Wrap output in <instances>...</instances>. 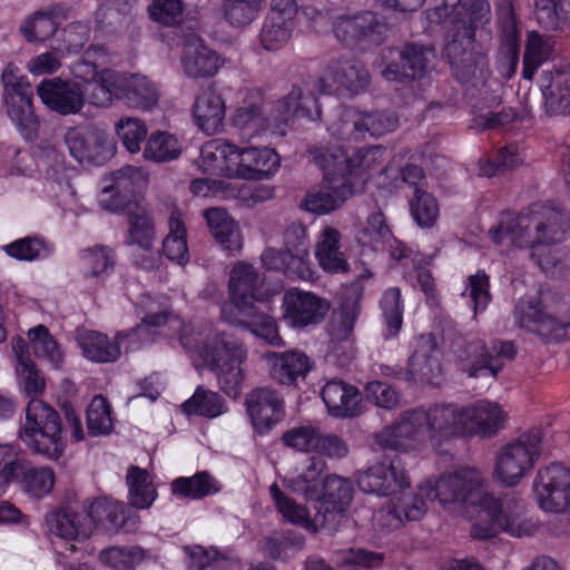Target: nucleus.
Segmentation results:
<instances>
[{
	"mask_svg": "<svg viewBox=\"0 0 570 570\" xmlns=\"http://www.w3.org/2000/svg\"><path fill=\"white\" fill-rule=\"evenodd\" d=\"M485 487L487 480L478 468L461 465L426 478L419 490L451 515H463L469 508L478 507L479 514L471 527L473 538L485 540L500 533L521 538L535 532L537 524L527 517L520 499H497Z\"/></svg>",
	"mask_w": 570,
	"mask_h": 570,
	"instance_id": "obj_1",
	"label": "nucleus"
},
{
	"mask_svg": "<svg viewBox=\"0 0 570 570\" xmlns=\"http://www.w3.org/2000/svg\"><path fill=\"white\" fill-rule=\"evenodd\" d=\"M431 23H438L445 32V52L453 75L471 85L482 96L483 88L499 86L490 79L485 55L475 49V36L482 32L491 19L488 0H443L428 13Z\"/></svg>",
	"mask_w": 570,
	"mask_h": 570,
	"instance_id": "obj_2",
	"label": "nucleus"
},
{
	"mask_svg": "<svg viewBox=\"0 0 570 570\" xmlns=\"http://www.w3.org/2000/svg\"><path fill=\"white\" fill-rule=\"evenodd\" d=\"M570 233V216L562 208L547 203L532 204L519 215L503 214L489 236L497 245L510 243L530 248V256L543 272L557 265L550 244L562 242Z\"/></svg>",
	"mask_w": 570,
	"mask_h": 570,
	"instance_id": "obj_3",
	"label": "nucleus"
},
{
	"mask_svg": "<svg viewBox=\"0 0 570 570\" xmlns=\"http://www.w3.org/2000/svg\"><path fill=\"white\" fill-rule=\"evenodd\" d=\"M466 435L464 406L435 404L404 412L400 420L374 435L381 449L417 451L430 444L438 450L451 440Z\"/></svg>",
	"mask_w": 570,
	"mask_h": 570,
	"instance_id": "obj_4",
	"label": "nucleus"
},
{
	"mask_svg": "<svg viewBox=\"0 0 570 570\" xmlns=\"http://www.w3.org/2000/svg\"><path fill=\"white\" fill-rule=\"evenodd\" d=\"M112 185L104 187L99 204L111 213H125L128 232L125 243L136 248L135 264L151 271L158 267L160 256L154 248L156 227L150 210L144 205L125 200L121 193H132L147 181V173L141 167L125 166L112 173Z\"/></svg>",
	"mask_w": 570,
	"mask_h": 570,
	"instance_id": "obj_5",
	"label": "nucleus"
},
{
	"mask_svg": "<svg viewBox=\"0 0 570 570\" xmlns=\"http://www.w3.org/2000/svg\"><path fill=\"white\" fill-rule=\"evenodd\" d=\"M141 322L135 328L117 332L111 340L108 335L83 330L77 334V342L86 358L95 363H114L121 355L120 343L128 337H138L144 342L153 341L154 328L165 325L168 321V304L149 294H142L136 306Z\"/></svg>",
	"mask_w": 570,
	"mask_h": 570,
	"instance_id": "obj_6",
	"label": "nucleus"
},
{
	"mask_svg": "<svg viewBox=\"0 0 570 570\" xmlns=\"http://www.w3.org/2000/svg\"><path fill=\"white\" fill-rule=\"evenodd\" d=\"M19 438L32 452L48 459L60 458L66 446L59 413L37 397H32L26 407Z\"/></svg>",
	"mask_w": 570,
	"mask_h": 570,
	"instance_id": "obj_7",
	"label": "nucleus"
},
{
	"mask_svg": "<svg viewBox=\"0 0 570 570\" xmlns=\"http://www.w3.org/2000/svg\"><path fill=\"white\" fill-rule=\"evenodd\" d=\"M313 161L320 168L333 167L337 174H345L353 184V191L362 188L368 178L385 171V149L381 146L360 148L346 157L342 147H317L312 150Z\"/></svg>",
	"mask_w": 570,
	"mask_h": 570,
	"instance_id": "obj_8",
	"label": "nucleus"
},
{
	"mask_svg": "<svg viewBox=\"0 0 570 570\" xmlns=\"http://www.w3.org/2000/svg\"><path fill=\"white\" fill-rule=\"evenodd\" d=\"M203 362L214 372L217 385L227 396L237 399L244 389L248 350L238 340L216 337L212 350H202Z\"/></svg>",
	"mask_w": 570,
	"mask_h": 570,
	"instance_id": "obj_9",
	"label": "nucleus"
},
{
	"mask_svg": "<svg viewBox=\"0 0 570 570\" xmlns=\"http://www.w3.org/2000/svg\"><path fill=\"white\" fill-rule=\"evenodd\" d=\"M541 441V430L532 429L503 445L495 455L493 478L508 488L518 485L533 469L540 455Z\"/></svg>",
	"mask_w": 570,
	"mask_h": 570,
	"instance_id": "obj_10",
	"label": "nucleus"
},
{
	"mask_svg": "<svg viewBox=\"0 0 570 570\" xmlns=\"http://www.w3.org/2000/svg\"><path fill=\"white\" fill-rule=\"evenodd\" d=\"M318 92L317 78L306 79L293 85L291 91L272 105L276 114V134L283 137L287 132L289 120L294 117L315 121L321 118V105L315 95Z\"/></svg>",
	"mask_w": 570,
	"mask_h": 570,
	"instance_id": "obj_11",
	"label": "nucleus"
},
{
	"mask_svg": "<svg viewBox=\"0 0 570 570\" xmlns=\"http://www.w3.org/2000/svg\"><path fill=\"white\" fill-rule=\"evenodd\" d=\"M387 23L373 11L343 13L335 18L334 35L346 46L368 48L381 45L387 35Z\"/></svg>",
	"mask_w": 570,
	"mask_h": 570,
	"instance_id": "obj_12",
	"label": "nucleus"
},
{
	"mask_svg": "<svg viewBox=\"0 0 570 570\" xmlns=\"http://www.w3.org/2000/svg\"><path fill=\"white\" fill-rule=\"evenodd\" d=\"M279 165L281 158L272 148H240L232 144L228 166L224 168V171L227 178L264 180L272 177Z\"/></svg>",
	"mask_w": 570,
	"mask_h": 570,
	"instance_id": "obj_13",
	"label": "nucleus"
},
{
	"mask_svg": "<svg viewBox=\"0 0 570 570\" xmlns=\"http://www.w3.org/2000/svg\"><path fill=\"white\" fill-rule=\"evenodd\" d=\"M514 322L520 328L546 340L570 338V321L552 315L535 296L519 299L514 307Z\"/></svg>",
	"mask_w": 570,
	"mask_h": 570,
	"instance_id": "obj_14",
	"label": "nucleus"
},
{
	"mask_svg": "<svg viewBox=\"0 0 570 570\" xmlns=\"http://www.w3.org/2000/svg\"><path fill=\"white\" fill-rule=\"evenodd\" d=\"M318 94L352 97L364 91L370 83L367 70L356 61H330L317 77Z\"/></svg>",
	"mask_w": 570,
	"mask_h": 570,
	"instance_id": "obj_15",
	"label": "nucleus"
},
{
	"mask_svg": "<svg viewBox=\"0 0 570 570\" xmlns=\"http://www.w3.org/2000/svg\"><path fill=\"white\" fill-rule=\"evenodd\" d=\"M533 492L542 510L564 512L570 507V469L560 463L540 469L533 481Z\"/></svg>",
	"mask_w": 570,
	"mask_h": 570,
	"instance_id": "obj_16",
	"label": "nucleus"
},
{
	"mask_svg": "<svg viewBox=\"0 0 570 570\" xmlns=\"http://www.w3.org/2000/svg\"><path fill=\"white\" fill-rule=\"evenodd\" d=\"M65 142L70 155L79 163L100 165L112 155V142L106 130L96 126L69 128Z\"/></svg>",
	"mask_w": 570,
	"mask_h": 570,
	"instance_id": "obj_17",
	"label": "nucleus"
},
{
	"mask_svg": "<svg viewBox=\"0 0 570 570\" xmlns=\"http://www.w3.org/2000/svg\"><path fill=\"white\" fill-rule=\"evenodd\" d=\"M284 320L295 328L320 324L330 311V302L313 292L293 287L283 296Z\"/></svg>",
	"mask_w": 570,
	"mask_h": 570,
	"instance_id": "obj_18",
	"label": "nucleus"
},
{
	"mask_svg": "<svg viewBox=\"0 0 570 570\" xmlns=\"http://www.w3.org/2000/svg\"><path fill=\"white\" fill-rule=\"evenodd\" d=\"M353 497L350 481L337 475L326 476L316 501V520L321 525L335 530L345 518V511Z\"/></svg>",
	"mask_w": 570,
	"mask_h": 570,
	"instance_id": "obj_19",
	"label": "nucleus"
},
{
	"mask_svg": "<svg viewBox=\"0 0 570 570\" xmlns=\"http://www.w3.org/2000/svg\"><path fill=\"white\" fill-rule=\"evenodd\" d=\"M410 484L405 469L396 459L379 461L357 475L358 488L379 497L395 494Z\"/></svg>",
	"mask_w": 570,
	"mask_h": 570,
	"instance_id": "obj_20",
	"label": "nucleus"
},
{
	"mask_svg": "<svg viewBox=\"0 0 570 570\" xmlns=\"http://www.w3.org/2000/svg\"><path fill=\"white\" fill-rule=\"evenodd\" d=\"M264 101L262 95L256 90L248 91L243 104L235 110L232 124L240 136L246 139L271 135L279 137L276 134V114L272 112V107L266 112L263 109Z\"/></svg>",
	"mask_w": 570,
	"mask_h": 570,
	"instance_id": "obj_21",
	"label": "nucleus"
},
{
	"mask_svg": "<svg viewBox=\"0 0 570 570\" xmlns=\"http://www.w3.org/2000/svg\"><path fill=\"white\" fill-rule=\"evenodd\" d=\"M321 169L324 171L323 186L304 198L305 209L317 215L340 208L354 194L353 184L345 174H337L333 167Z\"/></svg>",
	"mask_w": 570,
	"mask_h": 570,
	"instance_id": "obj_22",
	"label": "nucleus"
},
{
	"mask_svg": "<svg viewBox=\"0 0 570 570\" xmlns=\"http://www.w3.org/2000/svg\"><path fill=\"white\" fill-rule=\"evenodd\" d=\"M500 29V47L498 53V70L510 79L517 70L520 52V31L514 17L512 0H501L498 4Z\"/></svg>",
	"mask_w": 570,
	"mask_h": 570,
	"instance_id": "obj_23",
	"label": "nucleus"
},
{
	"mask_svg": "<svg viewBox=\"0 0 570 570\" xmlns=\"http://www.w3.org/2000/svg\"><path fill=\"white\" fill-rule=\"evenodd\" d=\"M37 94L49 109L62 116L79 114L86 104L82 86L60 78L42 80Z\"/></svg>",
	"mask_w": 570,
	"mask_h": 570,
	"instance_id": "obj_24",
	"label": "nucleus"
},
{
	"mask_svg": "<svg viewBox=\"0 0 570 570\" xmlns=\"http://www.w3.org/2000/svg\"><path fill=\"white\" fill-rule=\"evenodd\" d=\"M246 410L255 431L265 434L284 417V401L268 387L256 389L246 397Z\"/></svg>",
	"mask_w": 570,
	"mask_h": 570,
	"instance_id": "obj_25",
	"label": "nucleus"
},
{
	"mask_svg": "<svg viewBox=\"0 0 570 570\" xmlns=\"http://www.w3.org/2000/svg\"><path fill=\"white\" fill-rule=\"evenodd\" d=\"M549 115H570V63L542 70L538 80Z\"/></svg>",
	"mask_w": 570,
	"mask_h": 570,
	"instance_id": "obj_26",
	"label": "nucleus"
},
{
	"mask_svg": "<svg viewBox=\"0 0 570 570\" xmlns=\"http://www.w3.org/2000/svg\"><path fill=\"white\" fill-rule=\"evenodd\" d=\"M492 350L495 355L489 353L481 341L470 343L464 352L465 356H461L463 371L469 376L489 374L494 377L503 366L502 358L513 357L515 351L513 344L508 342L494 344Z\"/></svg>",
	"mask_w": 570,
	"mask_h": 570,
	"instance_id": "obj_27",
	"label": "nucleus"
},
{
	"mask_svg": "<svg viewBox=\"0 0 570 570\" xmlns=\"http://www.w3.org/2000/svg\"><path fill=\"white\" fill-rule=\"evenodd\" d=\"M180 62L188 78L204 79L214 77L224 66L225 60L205 46L199 38L191 37L184 46Z\"/></svg>",
	"mask_w": 570,
	"mask_h": 570,
	"instance_id": "obj_28",
	"label": "nucleus"
},
{
	"mask_svg": "<svg viewBox=\"0 0 570 570\" xmlns=\"http://www.w3.org/2000/svg\"><path fill=\"white\" fill-rule=\"evenodd\" d=\"M265 360L269 365L272 379L287 386L296 385L299 380H304L312 368L309 357L298 350L268 352Z\"/></svg>",
	"mask_w": 570,
	"mask_h": 570,
	"instance_id": "obj_29",
	"label": "nucleus"
},
{
	"mask_svg": "<svg viewBox=\"0 0 570 570\" xmlns=\"http://www.w3.org/2000/svg\"><path fill=\"white\" fill-rule=\"evenodd\" d=\"M464 420L466 435H493L504 428L507 414L497 403L481 400L464 406Z\"/></svg>",
	"mask_w": 570,
	"mask_h": 570,
	"instance_id": "obj_30",
	"label": "nucleus"
},
{
	"mask_svg": "<svg viewBox=\"0 0 570 570\" xmlns=\"http://www.w3.org/2000/svg\"><path fill=\"white\" fill-rule=\"evenodd\" d=\"M362 288L353 285L340 306L333 311L327 332L333 342L348 341L361 314Z\"/></svg>",
	"mask_w": 570,
	"mask_h": 570,
	"instance_id": "obj_31",
	"label": "nucleus"
},
{
	"mask_svg": "<svg viewBox=\"0 0 570 570\" xmlns=\"http://www.w3.org/2000/svg\"><path fill=\"white\" fill-rule=\"evenodd\" d=\"M226 114V104L214 88L204 89L193 106V118L197 127L207 135H215L222 128Z\"/></svg>",
	"mask_w": 570,
	"mask_h": 570,
	"instance_id": "obj_32",
	"label": "nucleus"
},
{
	"mask_svg": "<svg viewBox=\"0 0 570 570\" xmlns=\"http://www.w3.org/2000/svg\"><path fill=\"white\" fill-rule=\"evenodd\" d=\"M48 529L55 535L65 540H80L88 538L92 532V521L82 512L71 507L60 508L46 515Z\"/></svg>",
	"mask_w": 570,
	"mask_h": 570,
	"instance_id": "obj_33",
	"label": "nucleus"
},
{
	"mask_svg": "<svg viewBox=\"0 0 570 570\" xmlns=\"http://www.w3.org/2000/svg\"><path fill=\"white\" fill-rule=\"evenodd\" d=\"M321 395L328 414L334 417H352L361 412L358 390L343 381L327 382L323 386Z\"/></svg>",
	"mask_w": 570,
	"mask_h": 570,
	"instance_id": "obj_34",
	"label": "nucleus"
},
{
	"mask_svg": "<svg viewBox=\"0 0 570 570\" xmlns=\"http://www.w3.org/2000/svg\"><path fill=\"white\" fill-rule=\"evenodd\" d=\"M230 298L240 302H262L268 297V291L264 287V277L249 264L238 263L229 278Z\"/></svg>",
	"mask_w": 570,
	"mask_h": 570,
	"instance_id": "obj_35",
	"label": "nucleus"
},
{
	"mask_svg": "<svg viewBox=\"0 0 570 570\" xmlns=\"http://www.w3.org/2000/svg\"><path fill=\"white\" fill-rule=\"evenodd\" d=\"M315 258L326 273L341 274L348 271L347 258L341 250V233L336 228L325 226L321 230L315 246Z\"/></svg>",
	"mask_w": 570,
	"mask_h": 570,
	"instance_id": "obj_36",
	"label": "nucleus"
},
{
	"mask_svg": "<svg viewBox=\"0 0 570 570\" xmlns=\"http://www.w3.org/2000/svg\"><path fill=\"white\" fill-rule=\"evenodd\" d=\"M441 373L436 343L431 334L416 341V348L409 360L407 375L411 380L431 382Z\"/></svg>",
	"mask_w": 570,
	"mask_h": 570,
	"instance_id": "obj_37",
	"label": "nucleus"
},
{
	"mask_svg": "<svg viewBox=\"0 0 570 570\" xmlns=\"http://www.w3.org/2000/svg\"><path fill=\"white\" fill-rule=\"evenodd\" d=\"M326 463L322 458H309L302 470L286 478V487L294 493L302 495L307 501L320 498L321 488L325 481L324 472Z\"/></svg>",
	"mask_w": 570,
	"mask_h": 570,
	"instance_id": "obj_38",
	"label": "nucleus"
},
{
	"mask_svg": "<svg viewBox=\"0 0 570 570\" xmlns=\"http://www.w3.org/2000/svg\"><path fill=\"white\" fill-rule=\"evenodd\" d=\"M204 218L213 237L224 250L230 254L240 250L242 237L238 225L224 208L213 207L206 209Z\"/></svg>",
	"mask_w": 570,
	"mask_h": 570,
	"instance_id": "obj_39",
	"label": "nucleus"
},
{
	"mask_svg": "<svg viewBox=\"0 0 570 570\" xmlns=\"http://www.w3.org/2000/svg\"><path fill=\"white\" fill-rule=\"evenodd\" d=\"M121 83V73L110 69L100 70L96 78L83 85L85 99L96 107H108L114 99L124 95Z\"/></svg>",
	"mask_w": 570,
	"mask_h": 570,
	"instance_id": "obj_40",
	"label": "nucleus"
},
{
	"mask_svg": "<svg viewBox=\"0 0 570 570\" xmlns=\"http://www.w3.org/2000/svg\"><path fill=\"white\" fill-rule=\"evenodd\" d=\"M269 494L277 512L286 522L299 525L312 532H316L318 529L323 528L321 520H316V514L311 519L307 508L285 494L276 482L271 484Z\"/></svg>",
	"mask_w": 570,
	"mask_h": 570,
	"instance_id": "obj_41",
	"label": "nucleus"
},
{
	"mask_svg": "<svg viewBox=\"0 0 570 570\" xmlns=\"http://www.w3.org/2000/svg\"><path fill=\"white\" fill-rule=\"evenodd\" d=\"M222 484L207 471L196 472L191 476H179L171 481V494L178 499L200 500L217 494Z\"/></svg>",
	"mask_w": 570,
	"mask_h": 570,
	"instance_id": "obj_42",
	"label": "nucleus"
},
{
	"mask_svg": "<svg viewBox=\"0 0 570 570\" xmlns=\"http://www.w3.org/2000/svg\"><path fill=\"white\" fill-rule=\"evenodd\" d=\"M216 337L230 340V336L216 331L212 324H185L178 333L181 347L190 357H198L203 361L202 350H212Z\"/></svg>",
	"mask_w": 570,
	"mask_h": 570,
	"instance_id": "obj_43",
	"label": "nucleus"
},
{
	"mask_svg": "<svg viewBox=\"0 0 570 570\" xmlns=\"http://www.w3.org/2000/svg\"><path fill=\"white\" fill-rule=\"evenodd\" d=\"M3 105L9 118L26 139H32L38 130V120L32 108V91L4 96Z\"/></svg>",
	"mask_w": 570,
	"mask_h": 570,
	"instance_id": "obj_44",
	"label": "nucleus"
},
{
	"mask_svg": "<svg viewBox=\"0 0 570 570\" xmlns=\"http://www.w3.org/2000/svg\"><path fill=\"white\" fill-rule=\"evenodd\" d=\"M121 91L119 100H126L130 106L149 110L159 99V92L154 82L140 75L126 76L121 73Z\"/></svg>",
	"mask_w": 570,
	"mask_h": 570,
	"instance_id": "obj_45",
	"label": "nucleus"
},
{
	"mask_svg": "<svg viewBox=\"0 0 570 570\" xmlns=\"http://www.w3.org/2000/svg\"><path fill=\"white\" fill-rule=\"evenodd\" d=\"M353 235L355 242L362 247V252H376L384 247L390 239L391 230L385 223L381 210L368 215L366 222L354 225Z\"/></svg>",
	"mask_w": 570,
	"mask_h": 570,
	"instance_id": "obj_46",
	"label": "nucleus"
},
{
	"mask_svg": "<svg viewBox=\"0 0 570 570\" xmlns=\"http://www.w3.org/2000/svg\"><path fill=\"white\" fill-rule=\"evenodd\" d=\"M364 112L353 107H338L327 122L328 134L338 140L364 138Z\"/></svg>",
	"mask_w": 570,
	"mask_h": 570,
	"instance_id": "obj_47",
	"label": "nucleus"
},
{
	"mask_svg": "<svg viewBox=\"0 0 570 570\" xmlns=\"http://www.w3.org/2000/svg\"><path fill=\"white\" fill-rule=\"evenodd\" d=\"M128 487V501L136 509H148L158 497L149 472L142 468L131 465L126 475Z\"/></svg>",
	"mask_w": 570,
	"mask_h": 570,
	"instance_id": "obj_48",
	"label": "nucleus"
},
{
	"mask_svg": "<svg viewBox=\"0 0 570 570\" xmlns=\"http://www.w3.org/2000/svg\"><path fill=\"white\" fill-rule=\"evenodd\" d=\"M284 247L294 257L301 275H314L309 261V238L303 224L293 223L284 232Z\"/></svg>",
	"mask_w": 570,
	"mask_h": 570,
	"instance_id": "obj_49",
	"label": "nucleus"
},
{
	"mask_svg": "<svg viewBox=\"0 0 570 570\" xmlns=\"http://www.w3.org/2000/svg\"><path fill=\"white\" fill-rule=\"evenodd\" d=\"M227 409L222 395L203 386H198L194 394L181 404V411L186 415H199L208 419L224 414Z\"/></svg>",
	"mask_w": 570,
	"mask_h": 570,
	"instance_id": "obj_50",
	"label": "nucleus"
},
{
	"mask_svg": "<svg viewBox=\"0 0 570 570\" xmlns=\"http://www.w3.org/2000/svg\"><path fill=\"white\" fill-rule=\"evenodd\" d=\"M1 250L16 261L35 262L48 258L53 253V246L42 236L33 235L6 244Z\"/></svg>",
	"mask_w": 570,
	"mask_h": 570,
	"instance_id": "obj_51",
	"label": "nucleus"
},
{
	"mask_svg": "<svg viewBox=\"0 0 570 570\" xmlns=\"http://www.w3.org/2000/svg\"><path fill=\"white\" fill-rule=\"evenodd\" d=\"M169 233L163 242V252L168 259L180 265L189 259L187 232L181 214L173 212L168 220Z\"/></svg>",
	"mask_w": 570,
	"mask_h": 570,
	"instance_id": "obj_52",
	"label": "nucleus"
},
{
	"mask_svg": "<svg viewBox=\"0 0 570 570\" xmlns=\"http://www.w3.org/2000/svg\"><path fill=\"white\" fill-rule=\"evenodd\" d=\"M181 150V142L175 135L157 130L147 138L144 157L155 163H166L177 159Z\"/></svg>",
	"mask_w": 570,
	"mask_h": 570,
	"instance_id": "obj_53",
	"label": "nucleus"
},
{
	"mask_svg": "<svg viewBox=\"0 0 570 570\" xmlns=\"http://www.w3.org/2000/svg\"><path fill=\"white\" fill-rule=\"evenodd\" d=\"M538 23L551 31L570 26V0H535Z\"/></svg>",
	"mask_w": 570,
	"mask_h": 570,
	"instance_id": "obj_54",
	"label": "nucleus"
},
{
	"mask_svg": "<svg viewBox=\"0 0 570 570\" xmlns=\"http://www.w3.org/2000/svg\"><path fill=\"white\" fill-rule=\"evenodd\" d=\"M386 55L392 60L395 57L400 58L401 62H404L407 67L411 79L423 76L435 58V53L432 48L417 45H407L403 50L387 49L383 57L385 58Z\"/></svg>",
	"mask_w": 570,
	"mask_h": 570,
	"instance_id": "obj_55",
	"label": "nucleus"
},
{
	"mask_svg": "<svg viewBox=\"0 0 570 570\" xmlns=\"http://www.w3.org/2000/svg\"><path fill=\"white\" fill-rule=\"evenodd\" d=\"M232 144L223 139H213L204 144L197 159V166L204 174L225 176L224 168L228 166Z\"/></svg>",
	"mask_w": 570,
	"mask_h": 570,
	"instance_id": "obj_56",
	"label": "nucleus"
},
{
	"mask_svg": "<svg viewBox=\"0 0 570 570\" xmlns=\"http://www.w3.org/2000/svg\"><path fill=\"white\" fill-rule=\"evenodd\" d=\"M551 51V45L547 39L535 31L529 32L523 57V78L531 80L535 70L549 59Z\"/></svg>",
	"mask_w": 570,
	"mask_h": 570,
	"instance_id": "obj_57",
	"label": "nucleus"
},
{
	"mask_svg": "<svg viewBox=\"0 0 570 570\" xmlns=\"http://www.w3.org/2000/svg\"><path fill=\"white\" fill-rule=\"evenodd\" d=\"M85 510L88 519L92 521V529L100 523L117 527L122 524L125 520L124 504L112 499H97L86 507Z\"/></svg>",
	"mask_w": 570,
	"mask_h": 570,
	"instance_id": "obj_58",
	"label": "nucleus"
},
{
	"mask_svg": "<svg viewBox=\"0 0 570 570\" xmlns=\"http://www.w3.org/2000/svg\"><path fill=\"white\" fill-rule=\"evenodd\" d=\"M305 539L298 533L276 534L259 541L261 550L273 559H287L302 550Z\"/></svg>",
	"mask_w": 570,
	"mask_h": 570,
	"instance_id": "obj_59",
	"label": "nucleus"
},
{
	"mask_svg": "<svg viewBox=\"0 0 570 570\" xmlns=\"http://www.w3.org/2000/svg\"><path fill=\"white\" fill-rule=\"evenodd\" d=\"M28 337L37 357L47 360L53 366H58L62 362V352L45 325L30 328Z\"/></svg>",
	"mask_w": 570,
	"mask_h": 570,
	"instance_id": "obj_60",
	"label": "nucleus"
},
{
	"mask_svg": "<svg viewBox=\"0 0 570 570\" xmlns=\"http://www.w3.org/2000/svg\"><path fill=\"white\" fill-rule=\"evenodd\" d=\"M114 252L105 246L88 248L81 254L82 273L87 278L107 275L114 268Z\"/></svg>",
	"mask_w": 570,
	"mask_h": 570,
	"instance_id": "obj_61",
	"label": "nucleus"
},
{
	"mask_svg": "<svg viewBox=\"0 0 570 570\" xmlns=\"http://www.w3.org/2000/svg\"><path fill=\"white\" fill-rule=\"evenodd\" d=\"M381 309L386 325V337L395 336L403 323V302L397 287L387 288L381 298Z\"/></svg>",
	"mask_w": 570,
	"mask_h": 570,
	"instance_id": "obj_62",
	"label": "nucleus"
},
{
	"mask_svg": "<svg viewBox=\"0 0 570 570\" xmlns=\"http://www.w3.org/2000/svg\"><path fill=\"white\" fill-rule=\"evenodd\" d=\"M410 210L413 219L423 228L432 227L439 217V204L424 188L415 189Z\"/></svg>",
	"mask_w": 570,
	"mask_h": 570,
	"instance_id": "obj_63",
	"label": "nucleus"
},
{
	"mask_svg": "<svg viewBox=\"0 0 570 570\" xmlns=\"http://www.w3.org/2000/svg\"><path fill=\"white\" fill-rule=\"evenodd\" d=\"M87 426L94 436L107 435L112 430L111 406L102 395L95 396L87 410Z\"/></svg>",
	"mask_w": 570,
	"mask_h": 570,
	"instance_id": "obj_64",
	"label": "nucleus"
}]
</instances>
